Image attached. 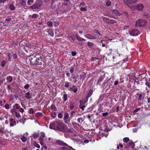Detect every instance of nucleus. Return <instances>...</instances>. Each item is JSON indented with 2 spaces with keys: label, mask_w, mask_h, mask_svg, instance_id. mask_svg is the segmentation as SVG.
Instances as JSON below:
<instances>
[{
  "label": "nucleus",
  "mask_w": 150,
  "mask_h": 150,
  "mask_svg": "<svg viewBox=\"0 0 150 150\" xmlns=\"http://www.w3.org/2000/svg\"><path fill=\"white\" fill-rule=\"evenodd\" d=\"M19 45L20 46H23L28 47L30 51L35 52L32 54H30L29 57L30 64L33 66H38L41 67L42 65L45 63L44 59L42 54L40 52H37L36 47H34V48L33 49L30 45L28 44L26 42L23 41H21L19 42Z\"/></svg>",
  "instance_id": "obj_1"
},
{
  "label": "nucleus",
  "mask_w": 150,
  "mask_h": 150,
  "mask_svg": "<svg viewBox=\"0 0 150 150\" xmlns=\"http://www.w3.org/2000/svg\"><path fill=\"white\" fill-rule=\"evenodd\" d=\"M49 127L50 129H55L56 128H57L58 130L61 131L63 130V127L61 124L58 122L50 123V125Z\"/></svg>",
  "instance_id": "obj_2"
},
{
  "label": "nucleus",
  "mask_w": 150,
  "mask_h": 150,
  "mask_svg": "<svg viewBox=\"0 0 150 150\" xmlns=\"http://www.w3.org/2000/svg\"><path fill=\"white\" fill-rule=\"evenodd\" d=\"M146 24V22L144 20L139 19L136 21L135 26H144Z\"/></svg>",
  "instance_id": "obj_3"
},
{
  "label": "nucleus",
  "mask_w": 150,
  "mask_h": 150,
  "mask_svg": "<svg viewBox=\"0 0 150 150\" xmlns=\"http://www.w3.org/2000/svg\"><path fill=\"white\" fill-rule=\"evenodd\" d=\"M88 100L87 99L85 98L80 101L79 107L83 111L84 110V108L86 107L85 104L87 102Z\"/></svg>",
  "instance_id": "obj_4"
},
{
  "label": "nucleus",
  "mask_w": 150,
  "mask_h": 150,
  "mask_svg": "<svg viewBox=\"0 0 150 150\" xmlns=\"http://www.w3.org/2000/svg\"><path fill=\"white\" fill-rule=\"evenodd\" d=\"M129 33L131 35L135 36L140 34V32L137 29H133L129 32Z\"/></svg>",
  "instance_id": "obj_5"
},
{
  "label": "nucleus",
  "mask_w": 150,
  "mask_h": 150,
  "mask_svg": "<svg viewBox=\"0 0 150 150\" xmlns=\"http://www.w3.org/2000/svg\"><path fill=\"white\" fill-rule=\"evenodd\" d=\"M139 75L140 74L137 71L134 70L132 71V72H131V73L128 76L130 78V76H133L134 77L137 79L139 77Z\"/></svg>",
  "instance_id": "obj_6"
},
{
  "label": "nucleus",
  "mask_w": 150,
  "mask_h": 150,
  "mask_svg": "<svg viewBox=\"0 0 150 150\" xmlns=\"http://www.w3.org/2000/svg\"><path fill=\"white\" fill-rule=\"evenodd\" d=\"M137 0H123L125 4L129 6V5H132L135 3Z\"/></svg>",
  "instance_id": "obj_7"
},
{
  "label": "nucleus",
  "mask_w": 150,
  "mask_h": 150,
  "mask_svg": "<svg viewBox=\"0 0 150 150\" xmlns=\"http://www.w3.org/2000/svg\"><path fill=\"white\" fill-rule=\"evenodd\" d=\"M64 146H62L61 148L60 149L61 150H76L67 144V146L64 145Z\"/></svg>",
  "instance_id": "obj_8"
},
{
  "label": "nucleus",
  "mask_w": 150,
  "mask_h": 150,
  "mask_svg": "<svg viewBox=\"0 0 150 150\" xmlns=\"http://www.w3.org/2000/svg\"><path fill=\"white\" fill-rule=\"evenodd\" d=\"M13 107H15V109H19V111L23 113L24 112V110L23 108H21V106L18 103H15L14 105H13Z\"/></svg>",
  "instance_id": "obj_9"
},
{
  "label": "nucleus",
  "mask_w": 150,
  "mask_h": 150,
  "mask_svg": "<svg viewBox=\"0 0 150 150\" xmlns=\"http://www.w3.org/2000/svg\"><path fill=\"white\" fill-rule=\"evenodd\" d=\"M56 144L60 146H64V145L67 146V144L60 140H57L56 141Z\"/></svg>",
  "instance_id": "obj_10"
},
{
  "label": "nucleus",
  "mask_w": 150,
  "mask_h": 150,
  "mask_svg": "<svg viewBox=\"0 0 150 150\" xmlns=\"http://www.w3.org/2000/svg\"><path fill=\"white\" fill-rule=\"evenodd\" d=\"M104 78L103 77H100L98 81V84L102 86L104 84L105 81H103Z\"/></svg>",
  "instance_id": "obj_11"
},
{
  "label": "nucleus",
  "mask_w": 150,
  "mask_h": 150,
  "mask_svg": "<svg viewBox=\"0 0 150 150\" xmlns=\"http://www.w3.org/2000/svg\"><path fill=\"white\" fill-rule=\"evenodd\" d=\"M10 121V125L11 127H13L16 125V122L15 120L13 118L9 119Z\"/></svg>",
  "instance_id": "obj_12"
},
{
  "label": "nucleus",
  "mask_w": 150,
  "mask_h": 150,
  "mask_svg": "<svg viewBox=\"0 0 150 150\" xmlns=\"http://www.w3.org/2000/svg\"><path fill=\"white\" fill-rule=\"evenodd\" d=\"M144 6L142 4H137L135 6L134 8L138 11H142L143 9Z\"/></svg>",
  "instance_id": "obj_13"
},
{
  "label": "nucleus",
  "mask_w": 150,
  "mask_h": 150,
  "mask_svg": "<svg viewBox=\"0 0 150 150\" xmlns=\"http://www.w3.org/2000/svg\"><path fill=\"white\" fill-rule=\"evenodd\" d=\"M84 36L86 38L90 39H96V38L95 36L91 35L89 34L85 35Z\"/></svg>",
  "instance_id": "obj_14"
},
{
  "label": "nucleus",
  "mask_w": 150,
  "mask_h": 150,
  "mask_svg": "<svg viewBox=\"0 0 150 150\" xmlns=\"http://www.w3.org/2000/svg\"><path fill=\"white\" fill-rule=\"evenodd\" d=\"M25 97L28 100L31 99L32 98V95L29 92H27L25 94Z\"/></svg>",
  "instance_id": "obj_15"
},
{
  "label": "nucleus",
  "mask_w": 150,
  "mask_h": 150,
  "mask_svg": "<svg viewBox=\"0 0 150 150\" xmlns=\"http://www.w3.org/2000/svg\"><path fill=\"white\" fill-rule=\"evenodd\" d=\"M40 6L41 4H40L39 3V4H36L33 5L31 6V7L32 9H39L40 8Z\"/></svg>",
  "instance_id": "obj_16"
},
{
  "label": "nucleus",
  "mask_w": 150,
  "mask_h": 150,
  "mask_svg": "<svg viewBox=\"0 0 150 150\" xmlns=\"http://www.w3.org/2000/svg\"><path fill=\"white\" fill-rule=\"evenodd\" d=\"M93 93V90L91 89H90L88 93V94L87 96H86L85 97V98H86L88 100V98L92 95Z\"/></svg>",
  "instance_id": "obj_17"
},
{
  "label": "nucleus",
  "mask_w": 150,
  "mask_h": 150,
  "mask_svg": "<svg viewBox=\"0 0 150 150\" xmlns=\"http://www.w3.org/2000/svg\"><path fill=\"white\" fill-rule=\"evenodd\" d=\"M43 114L41 112H37L36 113L35 116L38 119H39L42 116Z\"/></svg>",
  "instance_id": "obj_18"
},
{
  "label": "nucleus",
  "mask_w": 150,
  "mask_h": 150,
  "mask_svg": "<svg viewBox=\"0 0 150 150\" xmlns=\"http://www.w3.org/2000/svg\"><path fill=\"white\" fill-rule=\"evenodd\" d=\"M102 19H103L104 22H105L108 24H109V22L110 19L108 18L102 16Z\"/></svg>",
  "instance_id": "obj_19"
},
{
  "label": "nucleus",
  "mask_w": 150,
  "mask_h": 150,
  "mask_svg": "<svg viewBox=\"0 0 150 150\" xmlns=\"http://www.w3.org/2000/svg\"><path fill=\"white\" fill-rule=\"evenodd\" d=\"M13 52H11L10 53H8L7 54V56L8 57V61H11V58L12 57H13Z\"/></svg>",
  "instance_id": "obj_20"
},
{
  "label": "nucleus",
  "mask_w": 150,
  "mask_h": 150,
  "mask_svg": "<svg viewBox=\"0 0 150 150\" xmlns=\"http://www.w3.org/2000/svg\"><path fill=\"white\" fill-rule=\"evenodd\" d=\"M69 114L67 112H66L64 114L63 119L64 121H67L69 117Z\"/></svg>",
  "instance_id": "obj_21"
},
{
  "label": "nucleus",
  "mask_w": 150,
  "mask_h": 150,
  "mask_svg": "<svg viewBox=\"0 0 150 150\" xmlns=\"http://www.w3.org/2000/svg\"><path fill=\"white\" fill-rule=\"evenodd\" d=\"M112 13L113 14H116L118 16H120L122 15L121 13L119 12L116 9L113 10Z\"/></svg>",
  "instance_id": "obj_22"
},
{
  "label": "nucleus",
  "mask_w": 150,
  "mask_h": 150,
  "mask_svg": "<svg viewBox=\"0 0 150 150\" xmlns=\"http://www.w3.org/2000/svg\"><path fill=\"white\" fill-rule=\"evenodd\" d=\"M129 146H130L131 148L132 149H133L134 148V144L132 142V140L131 141H130L129 143Z\"/></svg>",
  "instance_id": "obj_23"
},
{
  "label": "nucleus",
  "mask_w": 150,
  "mask_h": 150,
  "mask_svg": "<svg viewBox=\"0 0 150 150\" xmlns=\"http://www.w3.org/2000/svg\"><path fill=\"white\" fill-rule=\"evenodd\" d=\"M75 37L77 39V40L80 41H85L86 40L83 39V38H81V37L78 36L77 35H75Z\"/></svg>",
  "instance_id": "obj_24"
},
{
  "label": "nucleus",
  "mask_w": 150,
  "mask_h": 150,
  "mask_svg": "<svg viewBox=\"0 0 150 150\" xmlns=\"http://www.w3.org/2000/svg\"><path fill=\"white\" fill-rule=\"evenodd\" d=\"M109 50L111 52H110V54H111V52H112V53L113 54L115 52L117 53V48L110 49Z\"/></svg>",
  "instance_id": "obj_25"
},
{
  "label": "nucleus",
  "mask_w": 150,
  "mask_h": 150,
  "mask_svg": "<svg viewBox=\"0 0 150 150\" xmlns=\"http://www.w3.org/2000/svg\"><path fill=\"white\" fill-rule=\"evenodd\" d=\"M6 79L9 83H11L13 81V78L10 76H7Z\"/></svg>",
  "instance_id": "obj_26"
},
{
  "label": "nucleus",
  "mask_w": 150,
  "mask_h": 150,
  "mask_svg": "<svg viewBox=\"0 0 150 150\" xmlns=\"http://www.w3.org/2000/svg\"><path fill=\"white\" fill-rule=\"evenodd\" d=\"M48 34L51 37H53L54 36V34L52 30L50 29V30L48 31Z\"/></svg>",
  "instance_id": "obj_27"
},
{
  "label": "nucleus",
  "mask_w": 150,
  "mask_h": 150,
  "mask_svg": "<svg viewBox=\"0 0 150 150\" xmlns=\"http://www.w3.org/2000/svg\"><path fill=\"white\" fill-rule=\"evenodd\" d=\"M62 99L64 102H65L67 100V95L66 94H64L62 97Z\"/></svg>",
  "instance_id": "obj_28"
},
{
  "label": "nucleus",
  "mask_w": 150,
  "mask_h": 150,
  "mask_svg": "<svg viewBox=\"0 0 150 150\" xmlns=\"http://www.w3.org/2000/svg\"><path fill=\"white\" fill-rule=\"evenodd\" d=\"M15 114L16 117L18 119H19L21 117V116L19 112H15Z\"/></svg>",
  "instance_id": "obj_29"
},
{
  "label": "nucleus",
  "mask_w": 150,
  "mask_h": 150,
  "mask_svg": "<svg viewBox=\"0 0 150 150\" xmlns=\"http://www.w3.org/2000/svg\"><path fill=\"white\" fill-rule=\"evenodd\" d=\"M75 112L76 111H75L72 110L71 111L70 115V118L71 119L73 117L75 116Z\"/></svg>",
  "instance_id": "obj_30"
},
{
  "label": "nucleus",
  "mask_w": 150,
  "mask_h": 150,
  "mask_svg": "<svg viewBox=\"0 0 150 150\" xmlns=\"http://www.w3.org/2000/svg\"><path fill=\"white\" fill-rule=\"evenodd\" d=\"M100 43L102 44V46L103 47H105L106 45V41L105 40H101L100 42Z\"/></svg>",
  "instance_id": "obj_31"
},
{
  "label": "nucleus",
  "mask_w": 150,
  "mask_h": 150,
  "mask_svg": "<svg viewBox=\"0 0 150 150\" xmlns=\"http://www.w3.org/2000/svg\"><path fill=\"white\" fill-rule=\"evenodd\" d=\"M28 112L29 114H33L35 112V111H34V109L32 108H30Z\"/></svg>",
  "instance_id": "obj_32"
},
{
  "label": "nucleus",
  "mask_w": 150,
  "mask_h": 150,
  "mask_svg": "<svg viewBox=\"0 0 150 150\" xmlns=\"http://www.w3.org/2000/svg\"><path fill=\"white\" fill-rule=\"evenodd\" d=\"M27 138L24 136H23L21 138V140L23 142H25L27 140Z\"/></svg>",
  "instance_id": "obj_33"
},
{
  "label": "nucleus",
  "mask_w": 150,
  "mask_h": 150,
  "mask_svg": "<svg viewBox=\"0 0 150 150\" xmlns=\"http://www.w3.org/2000/svg\"><path fill=\"white\" fill-rule=\"evenodd\" d=\"M51 116L53 118H55L56 117L57 114L55 112H53L51 113Z\"/></svg>",
  "instance_id": "obj_34"
},
{
  "label": "nucleus",
  "mask_w": 150,
  "mask_h": 150,
  "mask_svg": "<svg viewBox=\"0 0 150 150\" xmlns=\"http://www.w3.org/2000/svg\"><path fill=\"white\" fill-rule=\"evenodd\" d=\"M129 140V138L127 137H125L123 139V141L125 143H127Z\"/></svg>",
  "instance_id": "obj_35"
},
{
  "label": "nucleus",
  "mask_w": 150,
  "mask_h": 150,
  "mask_svg": "<svg viewBox=\"0 0 150 150\" xmlns=\"http://www.w3.org/2000/svg\"><path fill=\"white\" fill-rule=\"evenodd\" d=\"M47 25L50 27L52 26L53 24L52 22L51 21H48L47 23Z\"/></svg>",
  "instance_id": "obj_36"
},
{
  "label": "nucleus",
  "mask_w": 150,
  "mask_h": 150,
  "mask_svg": "<svg viewBox=\"0 0 150 150\" xmlns=\"http://www.w3.org/2000/svg\"><path fill=\"white\" fill-rule=\"evenodd\" d=\"M117 23V21L115 20L110 19L109 24H114V23Z\"/></svg>",
  "instance_id": "obj_37"
},
{
  "label": "nucleus",
  "mask_w": 150,
  "mask_h": 150,
  "mask_svg": "<svg viewBox=\"0 0 150 150\" xmlns=\"http://www.w3.org/2000/svg\"><path fill=\"white\" fill-rule=\"evenodd\" d=\"M77 121L79 124H81V122H82L83 121L82 118L81 117H79L77 119Z\"/></svg>",
  "instance_id": "obj_38"
},
{
  "label": "nucleus",
  "mask_w": 150,
  "mask_h": 150,
  "mask_svg": "<svg viewBox=\"0 0 150 150\" xmlns=\"http://www.w3.org/2000/svg\"><path fill=\"white\" fill-rule=\"evenodd\" d=\"M6 61L5 60H3L1 62V66L2 67H3L5 66V65L6 64Z\"/></svg>",
  "instance_id": "obj_39"
},
{
  "label": "nucleus",
  "mask_w": 150,
  "mask_h": 150,
  "mask_svg": "<svg viewBox=\"0 0 150 150\" xmlns=\"http://www.w3.org/2000/svg\"><path fill=\"white\" fill-rule=\"evenodd\" d=\"M10 9L12 11H13L15 10V8L14 6L12 4H11L9 6Z\"/></svg>",
  "instance_id": "obj_40"
},
{
  "label": "nucleus",
  "mask_w": 150,
  "mask_h": 150,
  "mask_svg": "<svg viewBox=\"0 0 150 150\" xmlns=\"http://www.w3.org/2000/svg\"><path fill=\"white\" fill-rule=\"evenodd\" d=\"M69 39L72 42L74 41L75 40V38L71 36H69Z\"/></svg>",
  "instance_id": "obj_41"
},
{
  "label": "nucleus",
  "mask_w": 150,
  "mask_h": 150,
  "mask_svg": "<svg viewBox=\"0 0 150 150\" xmlns=\"http://www.w3.org/2000/svg\"><path fill=\"white\" fill-rule=\"evenodd\" d=\"M69 107H70V108L71 109V110L73 109L75 107V106H74V103H71Z\"/></svg>",
  "instance_id": "obj_42"
},
{
  "label": "nucleus",
  "mask_w": 150,
  "mask_h": 150,
  "mask_svg": "<svg viewBox=\"0 0 150 150\" xmlns=\"http://www.w3.org/2000/svg\"><path fill=\"white\" fill-rule=\"evenodd\" d=\"M20 4L23 6H25L26 4L25 0H22Z\"/></svg>",
  "instance_id": "obj_43"
},
{
  "label": "nucleus",
  "mask_w": 150,
  "mask_h": 150,
  "mask_svg": "<svg viewBox=\"0 0 150 150\" xmlns=\"http://www.w3.org/2000/svg\"><path fill=\"white\" fill-rule=\"evenodd\" d=\"M70 83L66 81L65 82L64 86L66 88H68L69 86Z\"/></svg>",
  "instance_id": "obj_44"
},
{
  "label": "nucleus",
  "mask_w": 150,
  "mask_h": 150,
  "mask_svg": "<svg viewBox=\"0 0 150 150\" xmlns=\"http://www.w3.org/2000/svg\"><path fill=\"white\" fill-rule=\"evenodd\" d=\"M39 16V15L38 14L34 13L32 16V18H36Z\"/></svg>",
  "instance_id": "obj_45"
},
{
  "label": "nucleus",
  "mask_w": 150,
  "mask_h": 150,
  "mask_svg": "<svg viewBox=\"0 0 150 150\" xmlns=\"http://www.w3.org/2000/svg\"><path fill=\"white\" fill-rule=\"evenodd\" d=\"M111 2L109 0H108L106 2V6H110L111 5Z\"/></svg>",
  "instance_id": "obj_46"
},
{
  "label": "nucleus",
  "mask_w": 150,
  "mask_h": 150,
  "mask_svg": "<svg viewBox=\"0 0 150 150\" xmlns=\"http://www.w3.org/2000/svg\"><path fill=\"white\" fill-rule=\"evenodd\" d=\"M142 93H141L139 95V98L138 99V100H137L138 101H139L141 100L142 99Z\"/></svg>",
  "instance_id": "obj_47"
},
{
  "label": "nucleus",
  "mask_w": 150,
  "mask_h": 150,
  "mask_svg": "<svg viewBox=\"0 0 150 150\" xmlns=\"http://www.w3.org/2000/svg\"><path fill=\"white\" fill-rule=\"evenodd\" d=\"M33 2V0H29L27 1V3L28 5H30Z\"/></svg>",
  "instance_id": "obj_48"
},
{
  "label": "nucleus",
  "mask_w": 150,
  "mask_h": 150,
  "mask_svg": "<svg viewBox=\"0 0 150 150\" xmlns=\"http://www.w3.org/2000/svg\"><path fill=\"white\" fill-rule=\"evenodd\" d=\"M74 130L71 129H68L66 131V132L67 133L71 132L73 133Z\"/></svg>",
  "instance_id": "obj_49"
},
{
  "label": "nucleus",
  "mask_w": 150,
  "mask_h": 150,
  "mask_svg": "<svg viewBox=\"0 0 150 150\" xmlns=\"http://www.w3.org/2000/svg\"><path fill=\"white\" fill-rule=\"evenodd\" d=\"M51 108L52 109H54V110H56L57 108L56 107L55 105L54 104H52L51 106Z\"/></svg>",
  "instance_id": "obj_50"
},
{
  "label": "nucleus",
  "mask_w": 150,
  "mask_h": 150,
  "mask_svg": "<svg viewBox=\"0 0 150 150\" xmlns=\"http://www.w3.org/2000/svg\"><path fill=\"white\" fill-rule=\"evenodd\" d=\"M145 84L150 88V82H149L147 81H146Z\"/></svg>",
  "instance_id": "obj_51"
},
{
  "label": "nucleus",
  "mask_w": 150,
  "mask_h": 150,
  "mask_svg": "<svg viewBox=\"0 0 150 150\" xmlns=\"http://www.w3.org/2000/svg\"><path fill=\"white\" fill-rule=\"evenodd\" d=\"M87 45L91 47L93 45L94 43L92 42H88L87 43Z\"/></svg>",
  "instance_id": "obj_52"
},
{
  "label": "nucleus",
  "mask_w": 150,
  "mask_h": 150,
  "mask_svg": "<svg viewBox=\"0 0 150 150\" xmlns=\"http://www.w3.org/2000/svg\"><path fill=\"white\" fill-rule=\"evenodd\" d=\"M5 80V79H1V77L0 78V86L3 83Z\"/></svg>",
  "instance_id": "obj_53"
},
{
  "label": "nucleus",
  "mask_w": 150,
  "mask_h": 150,
  "mask_svg": "<svg viewBox=\"0 0 150 150\" xmlns=\"http://www.w3.org/2000/svg\"><path fill=\"white\" fill-rule=\"evenodd\" d=\"M93 31L94 32L97 34H98V35H99L100 36L101 35V34L98 31V30L97 29H95L94 30H93Z\"/></svg>",
  "instance_id": "obj_54"
},
{
  "label": "nucleus",
  "mask_w": 150,
  "mask_h": 150,
  "mask_svg": "<svg viewBox=\"0 0 150 150\" xmlns=\"http://www.w3.org/2000/svg\"><path fill=\"white\" fill-rule=\"evenodd\" d=\"M34 146L35 147L38 148H40V146L37 144L36 142H34Z\"/></svg>",
  "instance_id": "obj_55"
},
{
  "label": "nucleus",
  "mask_w": 150,
  "mask_h": 150,
  "mask_svg": "<svg viewBox=\"0 0 150 150\" xmlns=\"http://www.w3.org/2000/svg\"><path fill=\"white\" fill-rule=\"evenodd\" d=\"M58 117L60 119H61L63 117V115L62 113H59L58 115Z\"/></svg>",
  "instance_id": "obj_56"
},
{
  "label": "nucleus",
  "mask_w": 150,
  "mask_h": 150,
  "mask_svg": "<svg viewBox=\"0 0 150 150\" xmlns=\"http://www.w3.org/2000/svg\"><path fill=\"white\" fill-rule=\"evenodd\" d=\"M74 69L75 68L74 67H71V68L70 70V73H73L74 71Z\"/></svg>",
  "instance_id": "obj_57"
},
{
  "label": "nucleus",
  "mask_w": 150,
  "mask_h": 150,
  "mask_svg": "<svg viewBox=\"0 0 150 150\" xmlns=\"http://www.w3.org/2000/svg\"><path fill=\"white\" fill-rule=\"evenodd\" d=\"M102 115L103 116L105 117L108 116L109 115V113L108 112H103L102 113Z\"/></svg>",
  "instance_id": "obj_58"
},
{
  "label": "nucleus",
  "mask_w": 150,
  "mask_h": 150,
  "mask_svg": "<svg viewBox=\"0 0 150 150\" xmlns=\"http://www.w3.org/2000/svg\"><path fill=\"white\" fill-rule=\"evenodd\" d=\"M4 107L6 109H8L10 108V105L8 104H6L5 105Z\"/></svg>",
  "instance_id": "obj_59"
},
{
  "label": "nucleus",
  "mask_w": 150,
  "mask_h": 150,
  "mask_svg": "<svg viewBox=\"0 0 150 150\" xmlns=\"http://www.w3.org/2000/svg\"><path fill=\"white\" fill-rule=\"evenodd\" d=\"M16 111V110H15V109L13 108H12V109H11V110H10V112L12 113H13L14 112L15 113Z\"/></svg>",
  "instance_id": "obj_60"
},
{
  "label": "nucleus",
  "mask_w": 150,
  "mask_h": 150,
  "mask_svg": "<svg viewBox=\"0 0 150 150\" xmlns=\"http://www.w3.org/2000/svg\"><path fill=\"white\" fill-rule=\"evenodd\" d=\"M85 5H86V4L85 3L83 2H81L80 3V4L79 5V7H81V6H84Z\"/></svg>",
  "instance_id": "obj_61"
},
{
  "label": "nucleus",
  "mask_w": 150,
  "mask_h": 150,
  "mask_svg": "<svg viewBox=\"0 0 150 150\" xmlns=\"http://www.w3.org/2000/svg\"><path fill=\"white\" fill-rule=\"evenodd\" d=\"M13 58L14 59H16L17 57V55L16 54H14V53H13Z\"/></svg>",
  "instance_id": "obj_62"
},
{
  "label": "nucleus",
  "mask_w": 150,
  "mask_h": 150,
  "mask_svg": "<svg viewBox=\"0 0 150 150\" xmlns=\"http://www.w3.org/2000/svg\"><path fill=\"white\" fill-rule=\"evenodd\" d=\"M29 84H26L24 86V88L25 89H28L29 88Z\"/></svg>",
  "instance_id": "obj_63"
},
{
  "label": "nucleus",
  "mask_w": 150,
  "mask_h": 150,
  "mask_svg": "<svg viewBox=\"0 0 150 150\" xmlns=\"http://www.w3.org/2000/svg\"><path fill=\"white\" fill-rule=\"evenodd\" d=\"M80 10L81 11H86L87 10V9L85 8L81 7L80 9Z\"/></svg>",
  "instance_id": "obj_64"
}]
</instances>
